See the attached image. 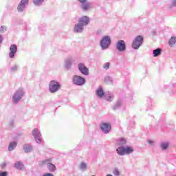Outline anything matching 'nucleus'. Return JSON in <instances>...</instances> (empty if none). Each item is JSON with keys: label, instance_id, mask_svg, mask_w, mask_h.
<instances>
[{"label": "nucleus", "instance_id": "nucleus-40", "mask_svg": "<svg viewBox=\"0 0 176 176\" xmlns=\"http://www.w3.org/2000/svg\"><path fill=\"white\" fill-rule=\"evenodd\" d=\"M14 123V120H12L10 122V126H13V124Z\"/></svg>", "mask_w": 176, "mask_h": 176}, {"label": "nucleus", "instance_id": "nucleus-8", "mask_svg": "<svg viewBox=\"0 0 176 176\" xmlns=\"http://www.w3.org/2000/svg\"><path fill=\"white\" fill-rule=\"evenodd\" d=\"M32 134L33 137H34V140L37 142V144H41V142L42 141V135L41 134V131H39V129H34L32 131Z\"/></svg>", "mask_w": 176, "mask_h": 176}, {"label": "nucleus", "instance_id": "nucleus-3", "mask_svg": "<svg viewBox=\"0 0 176 176\" xmlns=\"http://www.w3.org/2000/svg\"><path fill=\"white\" fill-rule=\"evenodd\" d=\"M111 42H112L111 36L108 35L104 36L100 41V46L102 50H107V49H109V46H111Z\"/></svg>", "mask_w": 176, "mask_h": 176}, {"label": "nucleus", "instance_id": "nucleus-21", "mask_svg": "<svg viewBox=\"0 0 176 176\" xmlns=\"http://www.w3.org/2000/svg\"><path fill=\"white\" fill-rule=\"evenodd\" d=\"M14 167H15L16 170H23V168H24V164L23 162L18 161L14 163Z\"/></svg>", "mask_w": 176, "mask_h": 176}, {"label": "nucleus", "instance_id": "nucleus-1", "mask_svg": "<svg viewBox=\"0 0 176 176\" xmlns=\"http://www.w3.org/2000/svg\"><path fill=\"white\" fill-rule=\"evenodd\" d=\"M79 8L82 12H89L93 9V4L89 0H78Z\"/></svg>", "mask_w": 176, "mask_h": 176}, {"label": "nucleus", "instance_id": "nucleus-16", "mask_svg": "<svg viewBox=\"0 0 176 176\" xmlns=\"http://www.w3.org/2000/svg\"><path fill=\"white\" fill-rule=\"evenodd\" d=\"M16 53H17V45H16L15 44H12L10 47V53H9L10 58H14Z\"/></svg>", "mask_w": 176, "mask_h": 176}, {"label": "nucleus", "instance_id": "nucleus-9", "mask_svg": "<svg viewBox=\"0 0 176 176\" xmlns=\"http://www.w3.org/2000/svg\"><path fill=\"white\" fill-rule=\"evenodd\" d=\"M116 47L118 52H124L126 50V42L123 40H119L116 43Z\"/></svg>", "mask_w": 176, "mask_h": 176}, {"label": "nucleus", "instance_id": "nucleus-27", "mask_svg": "<svg viewBox=\"0 0 176 176\" xmlns=\"http://www.w3.org/2000/svg\"><path fill=\"white\" fill-rule=\"evenodd\" d=\"M104 82L107 85H112V83H113V79L111 76H107L104 78Z\"/></svg>", "mask_w": 176, "mask_h": 176}, {"label": "nucleus", "instance_id": "nucleus-13", "mask_svg": "<svg viewBox=\"0 0 176 176\" xmlns=\"http://www.w3.org/2000/svg\"><path fill=\"white\" fill-rule=\"evenodd\" d=\"M74 63H75V58L72 57L67 58L65 60V68H66V69H71Z\"/></svg>", "mask_w": 176, "mask_h": 176}, {"label": "nucleus", "instance_id": "nucleus-30", "mask_svg": "<svg viewBox=\"0 0 176 176\" xmlns=\"http://www.w3.org/2000/svg\"><path fill=\"white\" fill-rule=\"evenodd\" d=\"M169 45L170 46V47H173V45H175L176 43V37L173 36L170 38V39L168 41Z\"/></svg>", "mask_w": 176, "mask_h": 176}, {"label": "nucleus", "instance_id": "nucleus-19", "mask_svg": "<svg viewBox=\"0 0 176 176\" xmlns=\"http://www.w3.org/2000/svg\"><path fill=\"white\" fill-rule=\"evenodd\" d=\"M116 152L119 156H124L125 154V147L123 146H120L117 148Z\"/></svg>", "mask_w": 176, "mask_h": 176}, {"label": "nucleus", "instance_id": "nucleus-42", "mask_svg": "<svg viewBox=\"0 0 176 176\" xmlns=\"http://www.w3.org/2000/svg\"><path fill=\"white\" fill-rule=\"evenodd\" d=\"M107 176H113V175L111 174H108Z\"/></svg>", "mask_w": 176, "mask_h": 176}, {"label": "nucleus", "instance_id": "nucleus-39", "mask_svg": "<svg viewBox=\"0 0 176 176\" xmlns=\"http://www.w3.org/2000/svg\"><path fill=\"white\" fill-rule=\"evenodd\" d=\"M43 176H54V175H53V174L52 173H45Z\"/></svg>", "mask_w": 176, "mask_h": 176}, {"label": "nucleus", "instance_id": "nucleus-23", "mask_svg": "<svg viewBox=\"0 0 176 176\" xmlns=\"http://www.w3.org/2000/svg\"><path fill=\"white\" fill-rule=\"evenodd\" d=\"M23 151L25 153H30L32 152V146L30 144H25L23 145Z\"/></svg>", "mask_w": 176, "mask_h": 176}, {"label": "nucleus", "instance_id": "nucleus-33", "mask_svg": "<svg viewBox=\"0 0 176 176\" xmlns=\"http://www.w3.org/2000/svg\"><path fill=\"white\" fill-rule=\"evenodd\" d=\"M19 69V65H14V66L11 67L10 71L11 72H16Z\"/></svg>", "mask_w": 176, "mask_h": 176}, {"label": "nucleus", "instance_id": "nucleus-10", "mask_svg": "<svg viewBox=\"0 0 176 176\" xmlns=\"http://www.w3.org/2000/svg\"><path fill=\"white\" fill-rule=\"evenodd\" d=\"M78 69L80 71L82 75L87 76L89 75V68L86 67V65L82 63H80L78 64Z\"/></svg>", "mask_w": 176, "mask_h": 176}, {"label": "nucleus", "instance_id": "nucleus-28", "mask_svg": "<svg viewBox=\"0 0 176 176\" xmlns=\"http://www.w3.org/2000/svg\"><path fill=\"white\" fill-rule=\"evenodd\" d=\"M79 169L82 171H86V170H87V164H86V162H81L79 166Z\"/></svg>", "mask_w": 176, "mask_h": 176}, {"label": "nucleus", "instance_id": "nucleus-17", "mask_svg": "<svg viewBox=\"0 0 176 176\" xmlns=\"http://www.w3.org/2000/svg\"><path fill=\"white\" fill-rule=\"evenodd\" d=\"M96 94L98 98H102L104 97L105 93H104V90L102 89V87L100 86L96 91Z\"/></svg>", "mask_w": 176, "mask_h": 176}, {"label": "nucleus", "instance_id": "nucleus-14", "mask_svg": "<svg viewBox=\"0 0 176 176\" xmlns=\"http://www.w3.org/2000/svg\"><path fill=\"white\" fill-rule=\"evenodd\" d=\"M43 164H47V167L51 173L56 171V166L50 163V160H45L43 162Z\"/></svg>", "mask_w": 176, "mask_h": 176}, {"label": "nucleus", "instance_id": "nucleus-6", "mask_svg": "<svg viewBox=\"0 0 176 176\" xmlns=\"http://www.w3.org/2000/svg\"><path fill=\"white\" fill-rule=\"evenodd\" d=\"M73 85L83 86L86 83V79L80 76L75 75L72 78Z\"/></svg>", "mask_w": 176, "mask_h": 176}, {"label": "nucleus", "instance_id": "nucleus-35", "mask_svg": "<svg viewBox=\"0 0 176 176\" xmlns=\"http://www.w3.org/2000/svg\"><path fill=\"white\" fill-rule=\"evenodd\" d=\"M148 144H149V145H151L153 146V145H155V141L151 140H147Z\"/></svg>", "mask_w": 176, "mask_h": 176}, {"label": "nucleus", "instance_id": "nucleus-18", "mask_svg": "<svg viewBox=\"0 0 176 176\" xmlns=\"http://www.w3.org/2000/svg\"><path fill=\"white\" fill-rule=\"evenodd\" d=\"M104 100L108 101L109 102H112L113 101L115 96H113V94L108 92L104 94Z\"/></svg>", "mask_w": 176, "mask_h": 176}, {"label": "nucleus", "instance_id": "nucleus-5", "mask_svg": "<svg viewBox=\"0 0 176 176\" xmlns=\"http://www.w3.org/2000/svg\"><path fill=\"white\" fill-rule=\"evenodd\" d=\"M143 42L144 38L142 37V36H136L132 43V48L135 50H138V49L141 47V45H142Z\"/></svg>", "mask_w": 176, "mask_h": 176}, {"label": "nucleus", "instance_id": "nucleus-26", "mask_svg": "<svg viewBox=\"0 0 176 176\" xmlns=\"http://www.w3.org/2000/svg\"><path fill=\"white\" fill-rule=\"evenodd\" d=\"M134 152V148L131 146H126L125 147V155H130Z\"/></svg>", "mask_w": 176, "mask_h": 176}, {"label": "nucleus", "instance_id": "nucleus-25", "mask_svg": "<svg viewBox=\"0 0 176 176\" xmlns=\"http://www.w3.org/2000/svg\"><path fill=\"white\" fill-rule=\"evenodd\" d=\"M153 57H159L162 54V50L157 48L153 51Z\"/></svg>", "mask_w": 176, "mask_h": 176}, {"label": "nucleus", "instance_id": "nucleus-20", "mask_svg": "<svg viewBox=\"0 0 176 176\" xmlns=\"http://www.w3.org/2000/svg\"><path fill=\"white\" fill-rule=\"evenodd\" d=\"M169 145L170 144L168 142H162L160 143V148L162 151H167V149H168Z\"/></svg>", "mask_w": 176, "mask_h": 176}, {"label": "nucleus", "instance_id": "nucleus-7", "mask_svg": "<svg viewBox=\"0 0 176 176\" xmlns=\"http://www.w3.org/2000/svg\"><path fill=\"white\" fill-rule=\"evenodd\" d=\"M28 3H30V0H21L17 6L19 13H21L23 10H25V8H27Z\"/></svg>", "mask_w": 176, "mask_h": 176}, {"label": "nucleus", "instance_id": "nucleus-22", "mask_svg": "<svg viewBox=\"0 0 176 176\" xmlns=\"http://www.w3.org/2000/svg\"><path fill=\"white\" fill-rule=\"evenodd\" d=\"M16 146H17V142H10L8 146L9 152H12V151H14V149L16 148Z\"/></svg>", "mask_w": 176, "mask_h": 176}, {"label": "nucleus", "instance_id": "nucleus-24", "mask_svg": "<svg viewBox=\"0 0 176 176\" xmlns=\"http://www.w3.org/2000/svg\"><path fill=\"white\" fill-rule=\"evenodd\" d=\"M126 139L121 138L117 140V145H119V146H123L124 145H126Z\"/></svg>", "mask_w": 176, "mask_h": 176}, {"label": "nucleus", "instance_id": "nucleus-12", "mask_svg": "<svg viewBox=\"0 0 176 176\" xmlns=\"http://www.w3.org/2000/svg\"><path fill=\"white\" fill-rule=\"evenodd\" d=\"M84 30H85V26H83V25H81L80 23H79V22H78L74 25L73 31L76 34H82Z\"/></svg>", "mask_w": 176, "mask_h": 176}, {"label": "nucleus", "instance_id": "nucleus-2", "mask_svg": "<svg viewBox=\"0 0 176 176\" xmlns=\"http://www.w3.org/2000/svg\"><path fill=\"white\" fill-rule=\"evenodd\" d=\"M48 89L50 93H57L61 89V83L56 80H52L49 83Z\"/></svg>", "mask_w": 176, "mask_h": 176}, {"label": "nucleus", "instance_id": "nucleus-4", "mask_svg": "<svg viewBox=\"0 0 176 176\" xmlns=\"http://www.w3.org/2000/svg\"><path fill=\"white\" fill-rule=\"evenodd\" d=\"M24 94H25L24 89L21 88L17 89L12 96V102L15 104L17 103L21 98H23V97H24Z\"/></svg>", "mask_w": 176, "mask_h": 176}, {"label": "nucleus", "instance_id": "nucleus-29", "mask_svg": "<svg viewBox=\"0 0 176 176\" xmlns=\"http://www.w3.org/2000/svg\"><path fill=\"white\" fill-rule=\"evenodd\" d=\"M45 0H33V3L35 6H41V5L43 4Z\"/></svg>", "mask_w": 176, "mask_h": 176}, {"label": "nucleus", "instance_id": "nucleus-36", "mask_svg": "<svg viewBox=\"0 0 176 176\" xmlns=\"http://www.w3.org/2000/svg\"><path fill=\"white\" fill-rule=\"evenodd\" d=\"M0 176H8V172H6V171H4V172L0 171Z\"/></svg>", "mask_w": 176, "mask_h": 176}, {"label": "nucleus", "instance_id": "nucleus-37", "mask_svg": "<svg viewBox=\"0 0 176 176\" xmlns=\"http://www.w3.org/2000/svg\"><path fill=\"white\" fill-rule=\"evenodd\" d=\"M6 31V27L1 26L0 28V32H5Z\"/></svg>", "mask_w": 176, "mask_h": 176}, {"label": "nucleus", "instance_id": "nucleus-32", "mask_svg": "<svg viewBox=\"0 0 176 176\" xmlns=\"http://www.w3.org/2000/svg\"><path fill=\"white\" fill-rule=\"evenodd\" d=\"M110 66H111V63L109 62H107V63H104L103 69H106V71H107V69H109Z\"/></svg>", "mask_w": 176, "mask_h": 176}, {"label": "nucleus", "instance_id": "nucleus-11", "mask_svg": "<svg viewBox=\"0 0 176 176\" xmlns=\"http://www.w3.org/2000/svg\"><path fill=\"white\" fill-rule=\"evenodd\" d=\"M78 23L82 26L86 27V25H89V23H90V18L84 15L78 19Z\"/></svg>", "mask_w": 176, "mask_h": 176}, {"label": "nucleus", "instance_id": "nucleus-38", "mask_svg": "<svg viewBox=\"0 0 176 176\" xmlns=\"http://www.w3.org/2000/svg\"><path fill=\"white\" fill-rule=\"evenodd\" d=\"M171 3L172 6H176V0H172Z\"/></svg>", "mask_w": 176, "mask_h": 176}, {"label": "nucleus", "instance_id": "nucleus-41", "mask_svg": "<svg viewBox=\"0 0 176 176\" xmlns=\"http://www.w3.org/2000/svg\"><path fill=\"white\" fill-rule=\"evenodd\" d=\"M2 41H3L2 36L0 35V44L2 43Z\"/></svg>", "mask_w": 176, "mask_h": 176}, {"label": "nucleus", "instance_id": "nucleus-31", "mask_svg": "<svg viewBox=\"0 0 176 176\" xmlns=\"http://www.w3.org/2000/svg\"><path fill=\"white\" fill-rule=\"evenodd\" d=\"M122 107V102L118 101L116 103V104L113 107V111H116L117 109H119Z\"/></svg>", "mask_w": 176, "mask_h": 176}, {"label": "nucleus", "instance_id": "nucleus-34", "mask_svg": "<svg viewBox=\"0 0 176 176\" xmlns=\"http://www.w3.org/2000/svg\"><path fill=\"white\" fill-rule=\"evenodd\" d=\"M113 174L115 176H120V172L119 171V170L118 168H116V169L113 170Z\"/></svg>", "mask_w": 176, "mask_h": 176}, {"label": "nucleus", "instance_id": "nucleus-15", "mask_svg": "<svg viewBox=\"0 0 176 176\" xmlns=\"http://www.w3.org/2000/svg\"><path fill=\"white\" fill-rule=\"evenodd\" d=\"M100 129L104 134H108L111 131V124L108 123H103L100 125Z\"/></svg>", "mask_w": 176, "mask_h": 176}]
</instances>
